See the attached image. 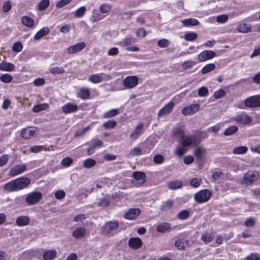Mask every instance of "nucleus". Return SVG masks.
<instances>
[{
	"mask_svg": "<svg viewBox=\"0 0 260 260\" xmlns=\"http://www.w3.org/2000/svg\"><path fill=\"white\" fill-rule=\"evenodd\" d=\"M27 169V166L25 164L15 165L9 170L8 175L14 177L24 172Z\"/></svg>",
	"mask_w": 260,
	"mask_h": 260,
	"instance_id": "8",
	"label": "nucleus"
},
{
	"mask_svg": "<svg viewBox=\"0 0 260 260\" xmlns=\"http://www.w3.org/2000/svg\"><path fill=\"white\" fill-rule=\"evenodd\" d=\"M246 108H256L260 106V96L253 95L246 98L244 101Z\"/></svg>",
	"mask_w": 260,
	"mask_h": 260,
	"instance_id": "6",
	"label": "nucleus"
},
{
	"mask_svg": "<svg viewBox=\"0 0 260 260\" xmlns=\"http://www.w3.org/2000/svg\"><path fill=\"white\" fill-rule=\"evenodd\" d=\"M237 30L241 33H247L251 30V27L250 24L245 23L239 24L237 26Z\"/></svg>",
	"mask_w": 260,
	"mask_h": 260,
	"instance_id": "24",
	"label": "nucleus"
},
{
	"mask_svg": "<svg viewBox=\"0 0 260 260\" xmlns=\"http://www.w3.org/2000/svg\"><path fill=\"white\" fill-rule=\"evenodd\" d=\"M50 72L53 74H62L65 72L64 69L63 67H54L49 69Z\"/></svg>",
	"mask_w": 260,
	"mask_h": 260,
	"instance_id": "41",
	"label": "nucleus"
},
{
	"mask_svg": "<svg viewBox=\"0 0 260 260\" xmlns=\"http://www.w3.org/2000/svg\"><path fill=\"white\" fill-rule=\"evenodd\" d=\"M196 140L197 139L195 136H188L182 140V145L184 147H188L194 144Z\"/></svg>",
	"mask_w": 260,
	"mask_h": 260,
	"instance_id": "26",
	"label": "nucleus"
},
{
	"mask_svg": "<svg viewBox=\"0 0 260 260\" xmlns=\"http://www.w3.org/2000/svg\"><path fill=\"white\" fill-rule=\"evenodd\" d=\"M49 0H42L39 4L38 9L40 11H43L49 6Z\"/></svg>",
	"mask_w": 260,
	"mask_h": 260,
	"instance_id": "49",
	"label": "nucleus"
},
{
	"mask_svg": "<svg viewBox=\"0 0 260 260\" xmlns=\"http://www.w3.org/2000/svg\"><path fill=\"white\" fill-rule=\"evenodd\" d=\"M86 11V8L84 6H82L74 12L75 17L76 18H79L83 16Z\"/></svg>",
	"mask_w": 260,
	"mask_h": 260,
	"instance_id": "48",
	"label": "nucleus"
},
{
	"mask_svg": "<svg viewBox=\"0 0 260 260\" xmlns=\"http://www.w3.org/2000/svg\"><path fill=\"white\" fill-rule=\"evenodd\" d=\"M182 182L179 180H174L169 182L167 184L168 187L170 189H177L182 187Z\"/></svg>",
	"mask_w": 260,
	"mask_h": 260,
	"instance_id": "32",
	"label": "nucleus"
},
{
	"mask_svg": "<svg viewBox=\"0 0 260 260\" xmlns=\"http://www.w3.org/2000/svg\"><path fill=\"white\" fill-rule=\"evenodd\" d=\"M153 162L156 164H161L164 161V156L160 154H156L153 157Z\"/></svg>",
	"mask_w": 260,
	"mask_h": 260,
	"instance_id": "56",
	"label": "nucleus"
},
{
	"mask_svg": "<svg viewBox=\"0 0 260 260\" xmlns=\"http://www.w3.org/2000/svg\"><path fill=\"white\" fill-rule=\"evenodd\" d=\"M201 240L205 243H208L213 240V236L212 233L205 232L201 236Z\"/></svg>",
	"mask_w": 260,
	"mask_h": 260,
	"instance_id": "37",
	"label": "nucleus"
},
{
	"mask_svg": "<svg viewBox=\"0 0 260 260\" xmlns=\"http://www.w3.org/2000/svg\"><path fill=\"white\" fill-rule=\"evenodd\" d=\"M189 215V212L186 210H184L178 214L177 217L179 219L184 220L187 219Z\"/></svg>",
	"mask_w": 260,
	"mask_h": 260,
	"instance_id": "53",
	"label": "nucleus"
},
{
	"mask_svg": "<svg viewBox=\"0 0 260 260\" xmlns=\"http://www.w3.org/2000/svg\"><path fill=\"white\" fill-rule=\"evenodd\" d=\"M86 46L84 42H80L75 45L71 46L67 48V52L69 54H75L81 51Z\"/></svg>",
	"mask_w": 260,
	"mask_h": 260,
	"instance_id": "14",
	"label": "nucleus"
},
{
	"mask_svg": "<svg viewBox=\"0 0 260 260\" xmlns=\"http://www.w3.org/2000/svg\"><path fill=\"white\" fill-rule=\"evenodd\" d=\"M36 133V127H28L23 128L21 131L22 137L26 140L30 139L35 136Z\"/></svg>",
	"mask_w": 260,
	"mask_h": 260,
	"instance_id": "13",
	"label": "nucleus"
},
{
	"mask_svg": "<svg viewBox=\"0 0 260 260\" xmlns=\"http://www.w3.org/2000/svg\"><path fill=\"white\" fill-rule=\"evenodd\" d=\"M56 252L54 250H49L46 251L43 253V258L45 260H52L55 257Z\"/></svg>",
	"mask_w": 260,
	"mask_h": 260,
	"instance_id": "31",
	"label": "nucleus"
},
{
	"mask_svg": "<svg viewBox=\"0 0 260 260\" xmlns=\"http://www.w3.org/2000/svg\"><path fill=\"white\" fill-rule=\"evenodd\" d=\"M9 156L8 154H4L0 157V167L5 166L8 162Z\"/></svg>",
	"mask_w": 260,
	"mask_h": 260,
	"instance_id": "60",
	"label": "nucleus"
},
{
	"mask_svg": "<svg viewBox=\"0 0 260 260\" xmlns=\"http://www.w3.org/2000/svg\"><path fill=\"white\" fill-rule=\"evenodd\" d=\"M198 93L199 96H205L208 94V90L206 87H202L199 89Z\"/></svg>",
	"mask_w": 260,
	"mask_h": 260,
	"instance_id": "59",
	"label": "nucleus"
},
{
	"mask_svg": "<svg viewBox=\"0 0 260 260\" xmlns=\"http://www.w3.org/2000/svg\"><path fill=\"white\" fill-rule=\"evenodd\" d=\"M96 164L95 161L91 158H88L84 161L83 166L86 168H90L93 167Z\"/></svg>",
	"mask_w": 260,
	"mask_h": 260,
	"instance_id": "50",
	"label": "nucleus"
},
{
	"mask_svg": "<svg viewBox=\"0 0 260 260\" xmlns=\"http://www.w3.org/2000/svg\"><path fill=\"white\" fill-rule=\"evenodd\" d=\"M142 154L141 149L137 147H135L130 150L128 153L127 154V156L128 157H132L135 156H139Z\"/></svg>",
	"mask_w": 260,
	"mask_h": 260,
	"instance_id": "38",
	"label": "nucleus"
},
{
	"mask_svg": "<svg viewBox=\"0 0 260 260\" xmlns=\"http://www.w3.org/2000/svg\"><path fill=\"white\" fill-rule=\"evenodd\" d=\"M104 74H93L88 78V81L93 83H99L103 81V75Z\"/></svg>",
	"mask_w": 260,
	"mask_h": 260,
	"instance_id": "29",
	"label": "nucleus"
},
{
	"mask_svg": "<svg viewBox=\"0 0 260 260\" xmlns=\"http://www.w3.org/2000/svg\"><path fill=\"white\" fill-rule=\"evenodd\" d=\"M73 160L71 158L67 157L61 160V164L64 167H68L73 163Z\"/></svg>",
	"mask_w": 260,
	"mask_h": 260,
	"instance_id": "55",
	"label": "nucleus"
},
{
	"mask_svg": "<svg viewBox=\"0 0 260 260\" xmlns=\"http://www.w3.org/2000/svg\"><path fill=\"white\" fill-rule=\"evenodd\" d=\"M200 107L199 104H190L182 110V113L185 116L193 115L199 111Z\"/></svg>",
	"mask_w": 260,
	"mask_h": 260,
	"instance_id": "11",
	"label": "nucleus"
},
{
	"mask_svg": "<svg viewBox=\"0 0 260 260\" xmlns=\"http://www.w3.org/2000/svg\"><path fill=\"white\" fill-rule=\"evenodd\" d=\"M255 224V221L252 217L247 218L244 222V225L246 227H253Z\"/></svg>",
	"mask_w": 260,
	"mask_h": 260,
	"instance_id": "57",
	"label": "nucleus"
},
{
	"mask_svg": "<svg viewBox=\"0 0 260 260\" xmlns=\"http://www.w3.org/2000/svg\"><path fill=\"white\" fill-rule=\"evenodd\" d=\"M247 260H260V256L256 253H250L247 256Z\"/></svg>",
	"mask_w": 260,
	"mask_h": 260,
	"instance_id": "64",
	"label": "nucleus"
},
{
	"mask_svg": "<svg viewBox=\"0 0 260 260\" xmlns=\"http://www.w3.org/2000/svg\"><path fill=\"white\" fill-rule=\"evenodd\" d=\"M142 245V240L139 238H131L128 240L129 246L134 249L139 248Z\"/></svg>",
	"mask_w": 260,
	"mask_h": 260,
	"instance_id": "20",
	"label": "nucleus"
},
{
	"mask_svg": "<svg viewBox=\"0 0 260 260\" xmlns=\"http://www.w3.org/2000/svg\"><path fill=\"white\" fill-rule=\"evenodd\" d=\"M85 234L86 229L84 228L80 227L73 231L72 236L76 239H80L84 237Z\"/></svg>",
	"mask_w": 260,
	"mask_h": 260,
	"instance_id": "21",
	"label": "nucleus"
},
{
	"mask_svg": "<svg viewBox=\"0 0 260 260\" xmlns=\"http://www.w3.org/2000/svg\"><path fill=\"white\" fill-rule=\"evenodd\" d=\"M173 135L174 137L179 138L180 139H183L185 136L183 129L180 127L174 129L173 131Z\"/></svg>",
	"mask_w": 260,
	"mask_h": 260,
	"instance_id": "34",
	"label": "nucleus"
},
{
	"mask_svg": "<svg viewBox=\"0 0 260 260\" xmlns=\"http://www.w3.org/2000/svg\"><path fill=\"white\" fill-rule=\"evenodd\" d=\"M49 105L46 103L38 104L36 105L32 108V111L34 112L37 113L41 111L47 109Z\"/></svg>",
	"mask_w": 260,
	"mask_h": 260,
	"instance_id": "35",
	"label": "nucleus"
},
{
	"mask_svg": "<svg viewBox=\"0 0 260 260\" xmlns=\"http://www.w3.org/2000/svg\"><path fill=\"white\" fill-rule=\"evenodd\" d=\"M15 66L10 62H2L0 63V70L5 72H11L15 69Z\"/></svg>",
	"mask_w": 260,
	"mask_h": 260,
	"instance_id": "25",
	"label": "nucleus"
},
{
	"mask_svg": "<svg viewBox=\"0 0 260 260\" xmlns=\"http://www.w3.org/2000/svg\"><path fill=\"white\" fill-rule=\"evenodd\" d=\"M175 246L178 250H184L189 246V241L188 240L178 238L175 242Z\"/></svg>",
	"mask_w": 260,
	"mask_h": 260,
	"instance_id": "19",
	"label": "nucleus"
},
{
	"mask_svg": "<svg viewBox=\"0 0 260 260\" xmlns=\"http://www.w3.org/2000/svg\"><path fill=\"white\" fill-rule=\"evenodd\" d=\"M21 23L28 27H32L34 25V21L30 17L28 16H23L21 19Z\"/></svg>",
	"mask_w": 260,
	"mask_h": 260,
	"instance_id": "33",
	"label": "nucleus"
},
{
	"mask_svg": "<svg viewBox=\"0 0 260 260\" xmlns=\"http://www.w3.org/2000/svg\"><path fill=\"white\" fill-rule=\"evenodd\" d=\"M173 205V201L171 200H168L166 202H164L161 204L160 209L162 211H165L170 209Z\"/></svg>",
	"mask_w": 260,
	"mask_h": 260,
	"instance_id": "51",
	"label": "nucleus"
},
{
	"mask_svg": "<svg viewBox=\"0 0 260 260\" xmlns=\"http://www.w3.org/2000/svg\"><path fill=\"white\" fill-rule=\"evenodd\" d=\"M78 109L77 105L69 103L61 107V111L64 114H69L77 111Z\"/></svg>",
	"mask_w": 260,
	"mask_h": 260,
	"instance_id": "18",
	"label": "nucleus"
},
{
	"mask_svg": "<svg viewBox=\"0 0 260 260\" xmlns=\"http://www.w3.org/2000/svg\"><path fill=\"white\" fill-rule=\"evenodd\" d=\"M132 183L137 186L143 185L146 182V175L142 172H134Z\"/></svg>",
	"mask_w": 260,
	"mask_h": 260,
	"instance_id": "7",
	"label": "nucleus"
},
{
	"mask_svg": "<svg viewBox=\"0 0 260 260\" xmlns=\"http://www.w3.org/2000/svg\"><path fill=\"white\" fill-rule=\"evenodd\" d=\"M215 68V66L213 63H209L205 66L202 69L201 72L205 74L213 70Z\"/></svg>",
	"mask_w": 260,
	"mask_h": 260,
	"instance_id": "43",
	"label": "nucleus"
},
{
	"mask_svg": "<svg viewBox=\"0 0 260 260\" xmlns=\"http://www.w3.org/2000/svg\"><path fill=\"white\" fill-rule=\"evenodd\" d=\"M119 225V223L116 221L107 222L102 226V232L104 234L113 235Z\"/></svg>",
	"mask_w": 260,
	"mask_h": 260,
	"instance_id": "3",
	"label": "nucleus"
},
{
	"mask_svg": "<svg viewBox=\"0 0 260 260\" xmlns=\"http://www.w3.org/2000/svg\"><path fill=\"white\" fill-rule=\"evenodd\" d=\"M215 53L212 50H205L200 53L198 55V59L201 62L205 61L214 57Z\"/></svg>",
	"mask_w": 260,
	"mask_h": 260,
	"instance_id": "12",
	"label": "nucleus"
},
{
	"mask_svg": "<svg viewBox=\"0 0 260 260\" xmlns=\"http://www.w3.org/2000/svg\"><path fill=\"white\" fill-rule=\"evenodd\" d=\"M225 93V92L224 90H223V89H220L216 91L214 93V97L216 99H220L224 95Z\"/></svg>",
	"mask_w": 260,
	"mask_h": 260,
	"instance_id": "62",
	"label": "nucleus"
},
{
	"mask_svg": "<svg viewBox=\"0 0 260 260\" xmlns=\"http://www.w3.org/2000/svg\"><path fill=\"white\" fill-rule=\"evenodd\" d=\"M258 173L257 172H248L244 174L243 179V183L246 185H250L253 182L257 179Z\"/></svg>",
	"mask_w": 260,
	"mask_h": 260,
	"instance_id": "9",
	"label": "nucleus"
},
{
	"mask_svg": "<svg viewBox=\"0 0 260 260\" xmlns=\"http://www.w3.org/2000/svg\"><path fill=\"white\" fill-rule=\"evenodd\" d=\"M140 213V210L138 208H132L125 213L124 217L129 220L135 219Z\"/></svg>",
	"mask_w": 260,
	"mask_h": 260,
	"instance_id": "17",
	"label": "nucleus"
},
{
	"mask_svg": "<svg viewBox=\"0 0 260 260\" xmlns=\"http://www.w3.org/2000/svg\"><path fill=\"white\" fill-rule=\"evenodd\" d=\"M182 24L185 26H195L199 24V21L194 18H188L181 20Z\"/></svg>",
	"mask_w": 260,
	"mask_h": 260,
	"instance_id": "28",
	"label": "nucleus"
},
{
	"mask_svg": "<svg viewBox=\"0 0 260 260\" xmlns=\"http://www.w3.org/2000/svg\"><path fill=\"white\" fill-rule=\"evenodd\" d=\"M174 106V104L173 102H169L159 110L158 116L161 117L170 113L173 110Z\"/></svg>",
	"mask_w": 260,
	"mask_h": 260,
	"instance_id": "15",
	"label": "nucleus"
},
{
	"mask_svg": "<svg viewBox=\"0 0 260 260\" xmlns=\"http://www.w3.org/2000/svg\"><path fill=\"white\" fill-rule=\"evenodd\" d=\"M49 149L46 146L40 145V146H34L30 147V151L33 153H37L42 150H48Z\"/></svg>",
	"mask_w": 260,
	"mask_h": 260,
	"instance_id": "45",
	"label": "nucleus"
},
{
	"mask_svg": "<svg viewBox=\"0 0 260 260\" xmlns=\"http://www.w3.org/2000/svg\"><path fill=\"white\" fill-rule=\"evenodd\" d=\"M111 10V6L109 4H103L100 6V10L101 13L108 14Z\"/></svg>",
	"mask_w": 260,
	"mask_h": 260,
	"instance_id": "47",
	"label": "nucleus"
},
{
	"mask_svg": "<svg viewBox=\"0 0 260 260\" xmlns=\"http://www.w3.org/2000/svg\"><path fill=\"white\" fill-rule=\"evenodd\" d=\"M49 29L47 27H43L38 31L34 36V39L36 40H39L44 36L48 34Z\"/></svg>",
	"mask_w": 260,
	"mask_h": 260,
	"instance_id": "27",
	"label": "nucleus"
},
{
	"mask_svg": "<svg viewBox=\"0 0 260 260\" xmlns=\"http://www.w3.org/2000/svg\"><path fill=\"white\" fill-rule=\"evenodd\" d=\"M29 223V218L27 216H21L16 220V224L19 226L26 225Z\"/></svg>",
	"mask_w": 260,
	"mask_h": 260,
	"instance_id": "30",
	"label": "nucleus"
},
{
	"mask_svg": "<svg viewBox=\"0 0 260 260\" xmlns=\"http://www.w3.org/2000/svg\"><path fill=\"white\" fill-rule=\"evenodd\" d=\"M22 48L23 47L21 43L20 42H17L14 44L12 50L16 52H19L21 51Z\"/></svg>",
	"mask_w": 260,
	"mask_h": 260,
	"instance_id": "58",
	"label": "nucleus"
},
{
	"mask_svg": "<svg viewBox=\"0 0 260 260\" xmlns=\"http://www.w3.org/2000/svg\"><path fill=\"white\" fill-rule=\"evenodd\" d=\"M116 122L114 120H109L104 123L103 126L105 129H110L114 127Z\"/></svg>",
	"mask_w": 260,
	"mask_h": 260,
	"instance_id": "52",
	"label": "nucleus"
},
{
	"mask_svg": "<svg viewBox=\"0 0 260 260\" xmlns=\"http://www.w3.org/2000/svg\"><path fill=\"white\" fill-rule=\"evenodd\" d=\"M138 81L139 79L136 76H127L123 79V84L126 88L131 89L136 86Z\"/></svg>",
	"mask_w": 260,
	"mask_h": 260,
	"instance_id": "10",
	"label": "nucleus"
},
{
	"mask_svg": "<svg viewBox=\"0 0 260 260\" xmlns=\"http://www.w3.org/2000/svg\"><path fill=\"white\" fill-rule=\"evenodd\" d=\"M211 196V193L208 189L200 190L194 194V199L198 203L208 201Z\"/></svg>",
	"mask_w": 260,
	"mask_h": 260,
	"instance_id": "4",
	"label": "nucleus"
},
{
	"mask_svg": "<svg viewBox=\"0 0 260 260\" xmlns=\"http://www.w3.org/2000/svg\"><path fill=\"white\" fill-rule=\"evenodd\" d=\"M72 0H60L56 4L57 8H61L69 4Z\"/></svg>",
	"mask_w": 260,
	"mask_h": 260,
	"instance_id": "61",
	"label": "nucleus"
},
{
	"mask_svg": "<svg viewBox=\"0 0 260 260\" xmlns=\"http://www.w3.org/2000/svg\"><path fill=\"white\" fill-rule=\"evenodd\" d=\"M238 127L236 125H232L228 127L224 132L225 136H230L235 134L238 131Z\"/></svg>",
	"mask_w": 260,
	"mask_h": 260,
	"instance_id": "40",
	"label": "nucleus"
},
{
	"mask_svg": "<svg viewBox=\"0 0 260 260\" xmlns=\"http://www.w3.org/2000/svg\"><path fill=\"white\" fill-rule=\"evenodd\" d=\"M42 198V194L40 192L34 191L26 194L25 202L28 206H31L39 203Z\"/></svg>",
	"mask_w": 260,
	"mask_h": 260,
	"instance_id": "2",
	"label": "nucleus"
},
{
	"mask_svg": "<svg viewBox=\"0 0 260 260\" xmlns=\"http://www.w3.org/2000/svg\"><path fill=\"white\" fill-rule=\"evenodd\" d=\"M195 65V62L192 60H187L184 61L182 64L183 69L185 70L189 69L191 68Z\"/></svg>",
	"mask_w": 260,
	"mask_h": 260,
	"instance_id": "54",
	"label": "nucleus"
},
{
	"mask_svg": "<svg viewBox=\"0 0 260 260\" xmlns=\"http://www.w3.org/2000/svg\"><path fill=\"white\" fill-rule=\"evenodd\" d=\"M205 151V148L202 147H199L195 149L193 154L198 159L201 160L203 158Z\"/></svg>",
	"mask_w": 260,
	"mask_h": 260,
	"instance_id": "36",
	"label": "nucleus"
},
{
	"mask_svg": "<svg viewBox=\"0 0 260 260\" xmlns=\"http://www.w3.org/2000/svg\"><path fill=\"white\" fill-rule=\"evenodd\" d=\"M118 110L113 109L104 113L103 117L104 118H110L116 116L118 114Z\"/></svg>",
	"mask_w": 260,
	"mask_h": 260,
	"instance_id": "39",
	"label": "nucleus"
},
{
	"mask_svg": "<svg viewBox=\"0 0 260 260\" xmlns=\"http://www.w3.org/2000/svg\"><path fill=\"white\" fill-rule=\"evenodd\" d=\"M90 92L87 88H81L77 94V96L82 100H86L89 99Z\"/></svg>",
	"mask_w": 260,
	"mask_h": 260,
	"instance_id": "23",
	"label": "nucleus"
},
{
	"mask_svg": "<svg viewBox=\"0 0 260 260\" xmlns=\"http://www.w3.org/2000/svg\"><path fill=\"white\" fill-rule=\"evenodd\" d=\"M234 119L237 123L244 125L250 124L252 121V118L243 112L235 116Z\"/></svg>",
	"mask_w": 260,
	"mask_h": 260,
	"instance_id": "5",
	"label": "nucleus"
},
{
	"mask_svg": "<svg viewBox=\"0 0 260 260\" xmlns=\"http://www.w3.org/2000/svg\"><path fill=\"white\" fill-rule=\"evenodd\" d=\"M12 80L13 77L9 74H4L0 76V80L4 83H10Z\"/></svg>",
	"mask_w": 260,
	"mask_h": 260,
	"instance_id": "44",
	"label": "nucleus"
},
{
	"mask_svg": "<svg viewBox=\"0 0 260 260\" xmlns=\"http://www.w3.org/2000/svg\"><path fill=\"white\" fill-rule=\"evenodd\" d=\"M248 150V148L246 146H239L235 147L233 149V153L236 154H242L245 153Z\"/></svg>",
	"mask_w": 260,
	"mask_h": 260,
	"instance_id": "42",
	"label": "nucleus"
},
{
	"mask_svg": "<svg viewBox=\"0 0 260 260\" xmlns=\"http://www.w3.org/2000/svg\"><path fill=\"white\" fill-rule=\"evenodd\" d=\"M198 37L197 33L194 32H189L184 35V39L187 41H192L195 40Z\"/></svg>",
	"mask_w": 260,
	"mask_h": 260,
	"instance_id": "46",
	"label": "nucleus"
},
{
	"mask_svg": "<svg viewBox=\"0 0 260 260\" xmlns=\"http://www.w3.org/2000/svg\"><path fill=\"white\" fill-rule=\"evenodd\" d=\"M172 230L171 224L168 222H162L159 223L156 228V231L158 232L164 233L165 232H169Z\"/></svg>",
	"mask_w": 260,
	"mask_h": 260,
	"instance_id": "22",
	"label": "nucleus"
},
{
	"mask_svg": "<svg viewBox=\"0 0 260 260\" xmlns=\"http://www.w3.org/2000/svg\"><path fill=\"white\" fill-rule=\"evenodd\" d=\"M30 183V180L29 179L26 177H21L5 184L4 188L8 192H12L23 189Z\"/></svg>",
	"mask_w": 260,
	"mask_h": 260,
	"instance_id": "1",
	"label": "nucleus"
},
{
	"mask_svg": "<svg viewBox=\"0 0 260 260\" xmlns=\"http://www.w3.org/2000/svg\"><path fill=\"white\" fill-rule=\"evenodd\" d=\"M157 45L161 48H166L169 46V42L167 39H161L158 41Z\"/></svg>",
	"mask_w": 260,
	"mask_h": 260,
	"instance_id": "63",
	"label": "nucleus"
},
{
	"mask_svg": "<svg viewBox=\"0 0 260 260\" xmlns=\"http://www.w3.org/2000/svg\"><path fill=\"white\" fill-rule=\"evenodd\" d=\"M143 123L138 125L129 135V138L133 141H135L143 134Z\"/></svg>",
	"mask_w": 260,
	"mask_h": 260,
	"instance_id": "16",
	"label": "nucleus"
}]
</instances>
